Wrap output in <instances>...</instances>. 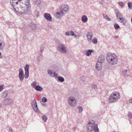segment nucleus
Segmentation results:
<instances>
[{"instance_id":"21","label":"nucleus","mask_w":132,"mask_h":132,"mask_svg":"<svg viewBox=\"0 0 132 132\" xmlns=\"http://www.w3.org/2000/svg\"><path fill=\"white\" fill-rule=\"evenodd\" d=\"M35 88L36 90L40 92L43 89L42 87L39 85L36 86Z\"/></svg>"},{"instance_id":"13","label":"nucleus","mask_w":132,"mask_h":132,"mask_svg":"<svg viewBox=\"0 0 132 132\" xmlns=\"http://www.w3.org/2000/svg\"><path fill=\"white\" fill-rule=\"evenodd\" d=\"M93 34L92 32L90 31L87 33V37L88 42L90 43L92 40Z\"/></svg>"},{"instance_id":"36","label":"nucleus","mask_w":132,"mask_h":132,"mask_svg":"<svg viewBox=\"0 0 132 132\" xmlns=\"http://www.w3.org/2000/svg\"><path fill=\"white\" fill-rule=\"evenodd\" d=\"M128 6L129 9H131L132 8V3L128 2Z\"/></svg>"},{"instance_id":"26","label":"nucleus","mask_w":132,"mask_h":132,"mask_svg":"<svg viewBox=\"0 0 132 132\" xmlns=\"http://www.w3.org/2000/svg\"><path fill=\"white\" fill-rule=\"evenodd\" d=\"M7 92L4 91L3 93L2 96L3 98L5 97L7 95Z\"/></svg>"},{"instance_id":"48","label":"nucleus","mask_w":132,"mask_h":132,"mask_svg":"<svg viewBox=\"0 0 132 132\" xmlns=\"http://www.w3.org/2000/svg\"><path fill=\"white\" fill-rule=\"evenodd\" d=\"M12 128H10L9 129V132H13Z\"/></svg>"},{"instance_id":"18","label":"nucleus","mask_w":132,"mask_h":132,"mask_svg":"<svg viewBox=\"0 0 132 132\" xmlns=\"http://www.w3.org/2000/svg\"><path fill=\"white\" fill-rule=\"evenodd\" d=\"M29 26L31 27V29L32 30H35L37 28V25L36 24L32 22L29 24Z\"/></svg>"},{"instance_id":"46","label":"nucleus","mask_w":132,"mask_h":132,"mask_svg":"<svg viewBox=\"0 0 132 132\" xmlns=\"http://www.w3.org/2000/svg\"><path fill=\"white\" fill-rule=\"evenodd\" d=\"M39 55L40 56V57L41 58H42L43 57V55H42V52H40L39 53Z\"/></svg>"},{"instance_id":"9","label":"nucleus","mask_w":132,"mask_h":132,"mask_svg":"<svg viewBox=\"0 0 132 132\" xmlns=\"http://www.w3.org/2000/svg\"><path fill=\"white\" fill-rule=\"evenodd\" d=\"M31 105L32 108L34 111L37 112L39 113L36 99L34 98V100L32 101Z\"/></svg>"},{"instance_id":"42","label":"nucleus","mask_w":132,"mask_h":132,"mask_svg":"<svg viewBox=\"0 0 132 132\" xmlns=\"http://www.w3.org/2000/svg\"><path fill=\"white\" fill-rule=\"evenodd\" d=\"M92 42L94 44H96L97 43V39L96 38H94L92 40Z\"/></svg>"},{"instance_id":"15","label":"nucleus","mask_w":132,"mask_h":132,"mask_svg":"<svg viewBox=\"0 0 132 132\" xmlns=\"http://www.w3.org/2000/svg\"><path fill=\"white\" fill-rule=\"evenodd\" d=\"M44 17L46 20L48 21H51L52 20L51 15L48 13H45L44 14Z\"/></svg>"},{"instance_id":"8","label":"nucleus","mask_w":132,"mask_h":132,"mask_svg":"<svg viewBox=\"0 0 132 132\" xmlns=\"http://www.w3.org/2000/svg\"><path fill=\"white\" fill-rule=\"evenodd\" d=\"M114 12L116 15V18L117 20L119 19L120 22L123 23L124 21V19L122 15L119 12L118 9H115L114 10Z\"/></svg>"},{"instance_id":"59","label":"nucleus","mask_w":132,"mask_h":132,"mask_svg":"<svg viewBox=\"0 0 132 132\" xmlns=\"http://www.w3.org/2000/svg\"><path fill=\"white\" fill-rule=\"evenodd\" d=\"M1 55V53L0 52V56Z\"/></svg>"},{"instance_id":"23","label":"nucleus","mask_w":132,"mask_h":132,"mask_svg":"<svg viewBox=\"0 0 132 132\" xmlns=\"http://www.w3.org/2000/svg\"><path fill=\"white\" fill-rule=\"evenodd\" d=\"M94 50H88L86 53V55L88 56H89L91 53L92 52H94Z\"/></svg>"},{"instance_id":"3","label":"nucleus","mask_w":132,"mask_h":132,"mask_svg":"<svg viewBox=\"0 0 132 132\" xmlns=\"http://www.w3.org/2000/svg\"><path fill=\"white\" fill-rule=\"evenodd\" d=\"M106 59L108 62L112 65L115 64L118 62V59L116 55L111 53H108L107 54Z\"/></svg>"},{"instance_id":"14","label":"nucleus","mask_w":132,"mask_h":132,"mask_svg":"<svg viewBox=\"0 0 132 132\" xmlns=\"http://www.w3.org/2000/svg\"><path fill=\"white\" fill-rule=\"evenodd\" d=\"M68 7L67 5H62L61 7V9L64 11L65 13L67 12L68 11Z\"/></svg>"},{"instance_id":"12","label":"nucleus","mask_w":132,"mask_h":132,"mask_svg":"<svg viewBox=\"0 0 132 132\" xmlns=\"http://www.w3.org/2000/svg\"><path fill=\"white\" fill-rule=\"evenodd\" d=\"M24 68L25 71V74L26 76L25 78L26 79L27 78L29 77V65L28 64H26Z\"/></svg>"},{"instance_id":"20","label":"nucleus","mask_w":132,"mask_h":132,"mask_svg":"<svg viewBox=\"0 0 132 132\" xmlns=\"http://www.w3.org/2000/svg\"><path fill=\"white\" fill-rule=\"evenodd\" d=\"M25 6L27 7H29L31 9L30 4V3L29 0H25L24 1Z\"/></svg>"},{"instance_id":"28","label":"nucleus","mask_w":132,"mask_h":132,"mask_svg":"<svg viewBox=\"0 0 132 132\" xmlns=\"http://www.w3.org/2000/svg\"><path fill=\"white\" fill-rule=\"evenodd\" d=\"M118 4L119 6L121 7V8L123 7L124 6L125 3L122 2H118Z\"/></svg>"},{"instance_id":"1","label":"nucleus","mask_w":132,"mask_h":132,"mask_svg":"<svg viewBox=\"0 0 132 132\" xmlns=\"http://www.w3.org/2000/svg\"><path fill=\"white\" fill-rule=\"evenodd\" d=\"M86 130L87 132H99V130L97 124L95 123V121L93 120L88 121L86 126Z\"/></svg>"},{"instance_id":"51","label":"nucleus","mask_w":132,"mask_h":132,"mask_svg":"<svg viewBox=\"0 0 132 132\" xmlns=\"http://www.w3.org/2000/svg\"><path fill=\"white\" fill-rule=\"evenodd\" d=\"M113 37L114 38H118V36H113Z\"/></svg>"},{"instance_id":"17","label":"nucleus","mask_w":132,"mask_h":132,"mask_svg":"<svg viewBox=\"0 0 132 132\" xmlns=\"http://www.w3.org/2000/svg\"><path fill=\"white\" fill-rule=\"evenodd\" d=\"M102 63L97 62L96 65V69L98 71L101 70L102 68Z\"/></svg>"},{"instance_id":"43","label":"nucleus","mask_w":132,"mask_h":132,"mask_svg":"<svg viewBox=\"0 0 132 132\" xmlns=\"http://www.w3.org/2000/svg\"><path fill=\"white\" fill-rule=\"evenodd\" d=\"M64 11L63 10L61 9V10L59 12L60 13V14L62 16L63 15L64 13Z\"/></svg>"},{"instance_id":"39","label":"nucleus","mask_w":132,"mask_h":132,"mask_svg":"<svg viewBox=\"0 0 132 132\" xmlns=\"http://www.w3.org/2000/svg\"><path fill=\"white\" fill-rule=\"evenodd\" d=\"M91 87L92 89H95L97 87V86L95 84H93L91 85Z\"/></svg>"},{"instance_id":"7","label":"nucleus","mask_w":132,"mask_h":132,"mask_svg":"<svg viewBox=\"0 0 132 132\" xmlns=\"http://www.w3.org/2000/svg\"><path fill=\"white\" fill-rule=\"evenodd\" d=\"M22 0H10V3L13 7L12 10L14 11V9L20 6L21 1Z\"/></svg>"},{"instance_id":"30","label":"nucleus","mask_w":132,"mask_h":132,"mask_svg":"<svg viewBox=\"0 0 132 132\" xmlns=\"http://www.w3.org/2000/svg\"><path fill=\"white\" fill-rule=\"evenodd\" d=\"M114 26L116 29H118L120 28L119 25L117 23H115L114 24Z\"/></svg>"},{"instance_id":"27","label":"nucleus","mask_w":132,"mask_h":132,"mask_svg":"<svg viewBox=\"0 0 132 132\" xmlns=\"http://www.w3.org/2000/svg\"><path fill=\"white\" fill-rule=\"evenodd\" d=\"M41 2L40 0H35L34 1V3L37 5H38L41 3Z\"/></svg>"},{"instance_id":"4","label":"nucleus","mask_w":132,"mask_h":132,"mask_svg":"<svg viewBox=\"0 0 132 132\" xmlns=\"http://www.w3.org/2000/svg\"><path fill=\"white\" fill-rule=\"evenodd\" d=\"M120 97V95L117 92H115L112 93L110 96L109 100L110 102L112 103L115 102L118 100Z\"/></svg>"},{"instance_id":"37","label":"nucleus","mask_w":132,"mask_h":132,"mask_svg":"<svg viewBox=\"0 0 132 132\" xmlns=\"http://www.w3.org/2000/svg\"><path fill=\"white\" fill-rule=\"evenodd\" d=\"M70 35L71 36H74L75 37H76V35H74L73 32L72 30L70 31Z\"/></svg>"},{"instance_id":"40","label":"nucleus","mask_w":132,"mask_h":132,"mask_svg":"<svg viewBox=\"0 0 132 132\" xmlns=\"http://www.w3.org/2000/svg\"><path fill=\"white\" fill-rule=\"evenodd\" d=\"M42 101L44 103H45L47 101V99L45 97H43L42 99Z\"/></svg>"},{"instance_id":"16","label":"nucleus","mask_w":132,"mask_h":132,"mask_svg":"<svg viewBox=\"0 0 132 132\" xmlns=\"http://www.w3.org/2000/svg\"><path fill=\"white\" fill-rule=\"evenodd\" d=\"M105 60V58L104 56L103 55H101L98 58L97 62L100 63H102L104 62Z\"/></svg>"},{"instance_id":"50","label":"nucleus","mask_w":132,"mask_h":132,"mask_svg":"<svg viewBox=\"0 0 132 132\" xmlns=\"http://www.w3.org/2000/svg\"><path fill=\"white\" fill-rule=\"evenodd\" d=\"M43 51V47H41L40 48V52H42Z\"/></svg>"},{"instance_id":"19","label":"nucleus","mask_w":132,"mask_h":132,"mask_svg":"<svg viewBox=\"0 0 132 132\" xmlns=\"http://www.w3.org/2000/svg\"><path fill=\"white\" fill-rule=\"evenodd\" d=\"M5 45V43L3 41L0 40V50H2L4 47Z\"/></svg>"},{"instance_id":"58","label":"nucleus","mask_w":132,"mask_h":132,"mask_svg":"<svg viewBox=\"0 0 132 132\" xmlns=\"http://www.w3.org/2000/svg\"><path fill=\"white\" fill-rule=\"evenodd\" d=\"M131 22H132V18H131Z\"/></svg>"},{"instance_id":"10","label":"nucleus","mask_w":132,"mask_h":132,"mask_svg":"<svg viewBox=\"0 0 132 132\" xmlns=\"http://www.w3.org/2000/svg\"><path fill=\"white\" fill-rule=\"evenodd\" d=\"M19 78L20 80L22 81H23L24 78L22 69L21 68H20L19 69Z\"/></svg>"},{"instance_id":"6","label":"nucleus","mask_w":132,"mask_h":132,"mask_svg":"<svg viewBox=\"0 0 132 132\" xmlns=\"http://www.w3.org/2000/svg\"><path fill=\"white\" fill-rule=\"evenodd\" d=\"M67 102L68 104L71 107H74L77 104L76 100L72 96H70L68 98Z\"/></svg>"},{"instance_id":"44","label":"nucleus","mask_w":132,"mask_h":132,"mask_svg":"<svg viewBox=\"0 0 132 132\" xmlns=\"http://www.w3.org/2000/svg\"><path fill=\"white\" fill-rule=\"evenodd\" d=\"M3 86L4 85H0V92L2 91L4 89Z\"/></svg>"},{"instance_id":"45","label":"nucleus","mask_w":132,"mask_h":132,"mask_svg":"<svg viewBox=\"0 0 132 132\" xmlns=\"http://www.w3.org/2000/svg\"><path fill=\"white\" fill-rule=\"evenodd\" d=\"M53 74L54 76H55L56 78H58V77H57V76H58V75L57 73H56V72H53Z\"/></svg>"},{"instance_id":"5","label":"nucleus","mask_w":132,"mask_h":132,"mask_svg":"<svg viewBox=\"0 0 132 132\" xmlns=\"http://www.w3.org/2000/svg\"><path fill=\"white\" fill-rule=\"evenodd\" d=\"M57 50L61 53H65L68 51V49L65 45L60 44L57 46Z\"/></svg>"},{"instance_id":"25","label":"nucleus","mask_w":132,"mask_h":132,"mask_svg":"<svg viewBox=\"0 0 132 132\" xmlns=\"http://www.w3.org/2000/svg\"><path fill=\"white\" fill-rule=\"evenodd\" d=\"M58 79L59 81L61 82H63L64 81V78L61 76L58 77Z\"/></svg>"},{"instance_id":"34","label":"nucleus","mask_w":132,"mask_h":132,"mask_svg":"<svg viewBox=\"0 0 132 132\" xmlns=\"http://www.w3.org/2000/svg\"><path fill=\"white\" fill-rule=\"evenodd\" d=\"M78 109L79 110V112L80 113H81L82 111V108L81 106H78Z\"/></svg>"},{"instance_id":"52","label":"nucleus","mask_w":132,"mask_h":132,"mask_svg":"<svg viewBox=\"0 0 132 132\" xmlns=\"http://www.w3.org/2000/svg\"><path fill=\"white\" fill-rule=\"evenodd\" d=\"M72 129L73 131H75L76 130V128L75 127H74Z\"/></svg>"},{"instance_id":"53","label":"nucleus","mask_w":132,"mask_h":132,"mask_svg":"<svg viewBox=\"0 0 132 132\" xmlns=\"http://www.w3.org/2000/svg\"><path fill=\"white\" fill-rule=\"evenodd\" d=\"M129 102L130 103H132V98L129 100Z\"/></svg>"},{"instance_id":"32","label":"nucleus","mask_w":132,"mask_h":132,"mask_svg":"<svg viewBox=\"0 0 132 132\" xmlns=\"http://www.w3.org/2000/svg\"><path fill=\"white\" fill-rule=\"evenodd\" d=\"M127 116L129 118L132 119V113L131 112H129Z\"/></svg>"},{"instance_id":"57","label":"nucleus","mask_w":132,"mask_h":132,"mask_svg":"<svg viewBox=\"0 0 132 132\" xmlns=\"http://www.w3.org/2000/svg\"><path fill=\"white\" fill-rule=\"evenodd\" d=\"M54 0L55 1H58V0Z\"/></svg>"},{"instance_id":"22","label":"nucleus","mask_w":132,"mask_h":132,"mask_svg":"<svg viewBox=\"0 0 132 132\" xmlns=\"http://www.w3.org/2000/svg\"><path fill=\"white\" fill-rule=\"evenodd\" d=\"M81 20L83 22H85L87 21L88 18L86 15H83L81 17Z\"/></svg>"},{"instance_id":"33","label":"nucleus","mask_w":132,"mask_h":132,"mask_svg":"<svg viewBox=\"0 0 132 132\" xmlns=\"http://www.w3.org/2000/svg\"><path fill=\"white\" fill-rule=\"evenodd\" d=\"M42 118L44 122L46 121L47 120V118L46 117L45 115L43 116L42 117Z\"/></svg>"},{"instance_id":"56","label":"nucleus","mask_w":132,"mask_h":132,"mask_svg":"<svg viewBox=\"0 0 132 132\" xmlns=\"http://www.w3.org/2000/svg\"><path fill=\"white\" fill-rule=\"evenodd\" d=\"M2 104L1 103H0V109L2 107Z\"/></svg>"},{"instance_id":"38","label":"nucleus","mask_w":132,"mask_h":132,"mask_svg":"<svg viewBox=\"0 0 132 132\" xmlns=\"http://www.w3.org/2000/svg\"><path fill=\"white\" fill-rule=\"evenodd\" d=\"M35 14L37 17H38L39 15V12L37 10H36L35 11Z\"/></svg>"},{"instance_id":"11","label":"nucleus","mask_w":132,"mask_h":132,"mask_svg":"<svg viewBox=\"0 0 132 132\" xmlns=\"http://www.w3.org/2000/svg\"><path fill=\"white\" fill-rule=\"evenodd\" d=\"M13 99L12 98H8L4 100L3 103L5 105H10L13 103Z\"/></svg>"},{"instance_id":"47","label":"nucleus","mask_w":132,"mask_h":132,"mask_svg":"<svg viewBox=\"0 0 132 132\" xmlns=\"http://www.w3.org/2000/svg\"><path fill=\"white\" fill-rule=\"evenodd\" d=\"M70 31H68L65 33V35L67 36H69L70 35Z\"/></svg>"},{"instance_id":"35","label":"nucleus","mask_w":132,"mask_h":132,"mask_svg":"<svg viewBox=\"0 0 132 132\" xmlns=\"http://www.w3.org/2000/svg\"><path fill=\"white\" fill-rule=\"evenodd\" d=\"M36 83H37L36 81H34L31 84V85L32 86V87L35 88L36 86L35 85Z\"/></svg>"},{"instance_id":"55","label":"nucleus","mask_w":132,"mask_h":132,"mask_svg":"<svg viewBox=\"0 0 132 132\" xmlns=\"http://www.w3.org/2000/svg\"><path fill=\"white\" fill-rule=\"evenodd\" d=\"M129 122L130 123H132V120H130L129 121Z\"/></svg>"},{"instance_id":"31","label":"nucleus","mask_w":132,"mask_h":132,"mask_svg":"<svg viewBox=\"0 0 132 132\" xmlns=\"http://www.w3.org/2000/svg\"><path fill=\"white\" fill-rule=\"evenodd\" d=\"M127 72V70L125 69L122 70V75L126 76V74Z\"/></svg>"},{"instance_id":"24","label":"nucleus","mask_w":132,"mask_h":132,"mask_svg":"<svg viewBox=\"0 0 132 132\" xmlns=\"http://www.w3.org/2000/svg\"><path fill=\"white\" fill-rule=\"evenodd\" d=\"M102 15L104 18L106 20L109 21H110L111 20V19L108 17V16L107 14H103Z\"/></svg>"},{"instance_id":"2","label":"nucleus","mask_w":132,"mask_h":132,"mask_svg":"<svg viewBox=\"0 0 132 132\" xmlns=\"http://www.w3.org/2000/svg\"><path fill=\"white\" fill-rule=\"evenodd\" d=\"M16 8L14 9V11L18 12L20 14H27L31 12V9L29 7H27L24 5L18 6Z\"/></svg>"},{"instance_id":"54","label":"nucleus","mask_w":132,"mask_h":132,"mask_svg":"<svg viewBox=\"0 0 132 132\" xmlns=\"http://www.w3.org/2000/svg\"><path fill=\"white\" fill-rule=\"evenodd\" d=\"M81 80L83 81H84L85 80V79L84 78H82Z\"/></svg>"},{"instance_id":"41","label":"nucleus","mask_w":132,"mask_h":132,"mask_svg":"<svg viewBox=\"0 0 132 132\" xmlns=\"http://www.w3.org/2000/svg\"><path fill=\"white\" fill-rule=\"evenodd\" d=\"M47 72L48 74L50 75H51L53 74L52 71L50 70H48L47 71Z\"/></svg>"},{"instance_id":"29","label":"nucleus","mask_w":132,"mask_h":132,"mask_svg":"<svg viewBox=\"0 0 132 132\" xmlns=\"http://www.w3.org/2000/svg\"><path fill=\"white\" fill-rule=\"evenodd\" d=\"M55 16L57 18L61 17L62 16L60 15L59 12H57L55 13Z\"/></svg>"},{"instance_id":"60","label":"nucleus","mask_w":132,"mask_h":132,"mask_svg":"<svg viewBox=\"0 0 132 132\" xmlns=\"http://www.w3.org/2000/svg\"><path fill=\"white\" fill-rule=\"evenodd\" d=\"M103 103H104V104H105V103L104 102Z\"/></svg>"},{"instance_id":"49","label":"nucleus","mask_w":132,"mask_h":132,"mask_svg":"<svg viewBox=\"0 0 132 132\" xmlns=\"http://www.w3.org/2000/svg\"><path fill=\"white\" fill-rule=\"evenodd\" d=\"M100 3L102 5H103L104 4V0H102L100 2Z\"/></svg>"}]
</instances>
